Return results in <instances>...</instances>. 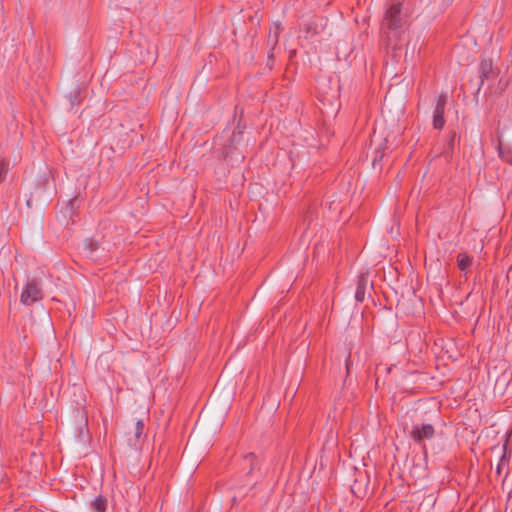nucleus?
Returning a JSON list of instances; mask_svg holds the SVG:
<instances>
[{
  "instance_id": "obj_1",
  "label": "nucleus",
  "mask_w": 512,
  "mask_h": 512,
  "mask_svg": "<svg viewBox=\"0 0 512 512\" xmlns=\"http://www.w3.org/2000/svg\"><path fill=\"white\" fill-rule=\"evenodd\" d=\"M405 16L402 13L401 4L395 3L388 7L382 22L381 30L386 38L387 45L395 49L398 46V40L403 33Z\"/></svg>"
},
{
  "instance_id": "obj_2",
  "label": "nucleus",
  "mask_w": 512,
  "mask_h": 512,
  "mask_svg": "<svg viewBox=\"0 0 512 512\" xmlns=\"http://www.w3.org/2000/svg\"><path fill=\"white\" fill-rule=\"evenodd\" d=\"M42 299V288L36 279L29 280L24 286L20 301L24 305H32Z\"/></svg>"
},
{
  "instance_id": "obj_3",
  "label": "nucleus",
  "mask_w": 512,
  "mask_h": 512,
  "mask_svg": "<svg viewBox=\"0 0 512 512\" xmlns=\"http://www.w3.org/2000/svg\"><path fill=\"white\" fill-rule=\"evenodd\" d=\"M434 433L435 430L431 424L414 425L411 436L415 442L423 444L425 440L432 439L434 437Z\"/></svg>"
},
{
  "instance_id": "obj_4",
  "label": "nucleus",
  "mask_w": 512,
  "mask_h": 512,
  "mask_svg": "<svg viewBox=\"0 0 512 512\" xmlns=\"http://www.w3.org/2000/svg\"><path fill=\"white\" fill-rule=\"evenodd\" d=\"M446 102H447V95L446 94L440 95L437 100V103H436V106L434 109V113H433V126L435 129H442L445 124L444 112H445Z\"/></svg>"
},
{
  "instance_id": "obj_5",
  "label": "nucleus",
  "mask_w": 512,
  "mask_h": 512,
  "mask_svg": "<svg viewBox=\"0 0 512 512\" xmlns=\"http://www.w3.org/2000/svg\"><path fill=\"white\" fill-rule=\"evenodd\" d=\"M457 264L462 272L467 273L472 265V258L467 254L460 253L457 257Z\"/></svg>"
},
{
  "instance_id": "obj_6",
  "label": "nucleus",
  "mask_w": 512,
  "mask_h": 512,
  "mask_svg": "<svg viewBox=\"0 0 512 512\" xmlns=\"http://www.w3.org/2000/svg\"><path fill=\"white\" fill-rule=\"evenodd\" d=\"M91 507L96 512H105L107 507V500L102 497L98 496L92 501Z\"/></svg>"
},
{
  "instance_id": "obj_7",
  "label": "nucleus",
  "mask_w": 512,
  "mask_h": 512,
  "mask_svg": "<svg viewBox=\"0 0 512 512\" xmlns=\"http://www.w3.org/2000/svg\"><path fill=\"white\" fill-rule=\"evenodd\" d=\"M243 465L244 468H248L247 473H251L257 465L256 456L253 453H248L243 459Z\"/></svg>"
},
{
  "instance_id": "obj_8",
  "label": "nucleus",
  "mask_w": 512,
  "mask_h": 512,
  "mask_svg": "<svg viewBox=\"0 0 512 512\" xmlns=\"http://www.w3.org/2000/svg\"><path fill=\"white\" fill-rule=\"evenodd\" d=\"M144 432V423L142 420H138L135 425V438L139 440Z\"/></svg>"
},
{
  "instance_id": "obj_9",
  "label": "nucleus",
  "mask_w": 512,
  "mask_h": 512,
  "mask_svg": "<svg viewBox=\"0 0 512 512\" xmlns=\"http://www.w3.org/2000/svg\"><path fill=\"white\" fill-rule=\"evenodd\" d=\"M364 287L362 286L361 282H359L356 292H355V298L358 302H362L364 300Z\"/></svg>"
},
{
  "instance_id": "obj_10",
  "label": "nucleus",
  "mask_w": 512,
  "mask_h": 512,
  "mask_svg": "<svg viewBox=\"0 0 512 512\" xmlns=\"http://www.w3.org/2000/svg\"><path fill=\"white\" fill-rule=\"evenodd\" d=\"M269 42H272L273 44H276L278 42V27L276 28L274 34L270 33Z\"/></svg>"
},
{
  "instance_id": "obj_11",
  "label": "nucleus",
  "mask_w": 512,
  "mask_h": 512,
  "mask_svg": "<svg viewBox=\"0 0 512 512\" xmlns=\"http://www.w3.org/2000/svg\"><path fill=\"white\" fill-rule=\"evenodd\" d=\"M6 173V164L1 162L0 163V182L3 181Z\"/></svg>"
},
{
  "instance_id": "obj_12",
  "label": "nucleus",
  "mask_w": 512,
  "mask_h": 512,
  "mask_svg": "<svg viewBox=\"0 0 512 512\" xmlns=\"http://www.w3.org/2000/svg\"><path fill=\"white\" fill-rule=\"evenodd\" d=\"M456 136H457V135H456V133H455V132H453V133H452V135H451V137H450V140H449V147H450L451 149H452V148H453V146H454V142H455Z\"/></svg>"
},
{
  "instance_id": "obj_13",
  "label": "nucleus",
  "mask_w": 512,
  "mask_h": 512,
  "mask_svg": "<svg viewBox=\"0 0 512 512\" xmlns=\"http://www.w3.org/2000/svg\"><path fill=\"white\" fill-rule=\"evenodd\" d=\"M482 70H483V74L486 76L487 75V71H486V67H485L484 64L482 65Z\"/></svg>"
}]
</instances>
